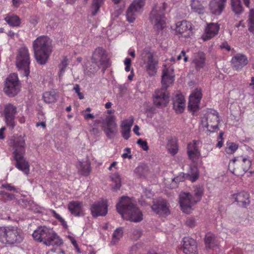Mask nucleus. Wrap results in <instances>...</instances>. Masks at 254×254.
I'll list each match as a JSON object with an SVG mask.
<instances>
[{
  "label": "nucleus",
  "instance_id": "40",
  "mask_svg": "<svg viewBox=\"0 0 254 254\" xmlns=\"http://www.w3.org/2000/svg\"><path fill=\"white\" fill-rule=\"evenodd\" d=\"M104 0H93L92 2V14L95 16L99 11L101 5L103 3Z\"/></svg>",
  "mask_w": 254,
  "mask_h": 254
},
{
  "label": "nucleus",
  "instance_id": "58",
  "mask_svg": "<svg viewBox=\"0 0 254 254\" xmlns=\"http://www.w3.org/2000/svg\"><path fill=\"white\" fill-rule=\"evenodd\" d=\"M47 254H64V253L60 250H59L58 251H56V250L52 249L51 251H49Z\"/></svg>",
  "mask_w": 254,
  "mask_h": 254
},
{
  "label": "nucleus",
  "instance_id": "19",
  "mask_svg": "<svg viewBox=\"0 0 254 254\" xmlns=\"http://www.w3.org/2000/svg\"><path fill=\"white\" fill-rule=\"evenodd\" d=\"M104 122L105 125L102 126L103 130L107 137L110 139L112 137V134L114 133L116 129V118L114 116H108Z\"/></svg>",
  "mask_w": 254,
  "mask_h": 254
},
{
  "label": "nucleus",
  "instance_id": "43",
  "mask_svg": "<svg viewBox=\"0 0 254 254\" xmlns=\"http://www.w3.org/2000/svg\"><path fill=\"white\" fill-rule=\"evenodd\" d=\"M214 236L211 233H207L205 235L204 242L206 247L208 249H211L213 246Z\"/></svg>",
  "mask_w": 254,
  "mask_h": 254
},
{
  "label": "nucleus",
  "instance_id": "20",
  "mask_svg": "<svg viewBox=\"0 0 254 254\" xmlns=\"http://www.w3.org/2000/svg\"><path fill=\"white\" fill-rule=\"evenodd\" d=\"M231 64L233 69L239 71L248 63L247 56L242 54H237L231 60Z\"/></svg>",
  "mask_w": 254,
  "mask_h": 254
},
{
  "label": "nucleus",
  "instance_id": "64",
  "mask_svg": "<svg viewBox=\"0 0 254 254\" xmlns=\"http://www.w3.org/2000/svg\"><path fill=\"white\" fill-rule=\"evenodd\" d=\"M73 89L75 90V92L78 94V93L80 92V87H79V86L78 84H76L74 88H73Z\"/></svg>",
  "mask_w": 254,
  "mask_h": 254
},
{
  "label": "nucleus",
  "instance_id": "21",
  "mask_svg": "<svg viewBox=\"0 0 254 254\" xmlns=\"http://www.w3.org/2000/svg\"><path fill=\"white\" fill-rule=\"evenodd\" d=\"M199 173L197 168L195 166L190 167V173L187 174H183L173 179V182L177 183L183 182L185 179L190 181L192 182H195L198 178Z\"/></svg>",
  "mask_w": 254,
  "mask_h": 254
},
{
  "label": "nucleus",
  "instance_id": "15",
  "mask_svg": "<svg viewBox=\"0 0 254 254\" xmlns=\"http://www.w3.org/2000/svg\"><path fill=\"white\" fill-rule=\"evenodd\" d=\"M4 91L9 96H14L19 91V82L15 73L10 74L6 79Z\"/></svg>",
  "mask_w": 254,
  "mask_h": 254
},
{
  "label": "nucleus",
  "instance_id": "61",
  "mask_svg": "<svg viewBox=\"0 0 254 254\" xmlns=\"http://www.w3.org/2000/svg\"><path fill=\"white\" fill-rule=\"evenodd\" d=\"M21 2V0H12L13 5L15 7H18Z\"/></svg>",
  "mask_w": 254,
  "mask_h": 254
},
{
  "label": "nucleus",
  "instance_id": "27",
  "mask_svg": "<svg viewBox=\"0 0 254 254\" xmlns=\"http://www.w3.org/2000/svg\"><path fill=\"white\" fill-rule=\"evenodd\" d=\"M185 106V100L182 94H177L173 98V107L178 113L183 112Z\"/></svg>",
  "mask_w": 254,
  "mask_h": 254
},
{
  "label": "nucleus",
  "instance_id": "32",
  "mask_svg": "<svg viewBox=\"0 0 254 254\" xmlns=\"http://www.w3.org/2000/svg\"><path fill=\"white\" fill-rule=\"evenodd\" d=\"M231 5L232 11L236 15H240L244 11L241 0H231Z\"/></svg>",
  "mask_w": 254,
  "mask_h": 254
},
{
  "label": "nucleus",
  "instance_id": "5",
  "mask_svg": "<svg viewBox=\"0 0 254 254\" xmlns=\"http://www.w3.org/2000/svg\"><path fill=\"white\" fill-rule=\"evenodd\" d=\"M32 236L34 240L43 242L46 246L58 247L63 244L62 239L52 229L45 226L35 230Z\"/></svg>",
  "mask_w": 254,
  "mask_h": 254
},
{
  "label": "nucleus",
  "instance_id": "26",
  "mask_svg": "<svg viewBox=\"0 0 254 254\" xmlns=\"http://www.w3.org/2000/svg\"><path fill=\"white\" fill-rule=\"evenodd\" d=\"M233 198L237 202L239 205L247 207L250 203V195L246 191H241L233 194Z\"/></svg>",
  "mask_w": 254,
  "mask_h": 254
},
{
  "label": "nucleus",
  "instance_id": "42",
  "mask_svg": "<svg viewBox=\"0 0 254 254\" xmlns=\"http://www.w3.org/2000/svg\"><path fill=\"white\" fill-rule=\"evenodd\" d=\"M167 148L169 153L173 156L178 152V146L175 141H170L167 145Z\"/></svg>",
  "mask_w": 254,
  "mask_h": 254
},
{
  "label": "nucleus",
  "instance_id": "9",
  "mask_svg": "<svg viewBox=\"0 0 254 254\" xmlns=\"http://www.w3.org/2000/svg\"><path fill=\"white\" fill-rule=\"evenodd\" d=\"M30 56L28 49L25 47L20 48L16 57V65L18 70L25 76L29 74Z\"/></svg>",
  "mask_w": 254,
  "mask_h": 254
},
{
  "label": "nucleus",
  "instance_id": "23",
  "mask_svg": "<svg viewBox=\"0 0 254 254\" xmlns=\"http://www.w3.org/2000/svg\"><path fill=\"white\" fill-rule=\"evenodd\" d=\"M68 208L70 212L74 216L80 217L84 215L83 203L82 202L72 201L69 203Z\"/></svg>",
  "mask_w": 254,
  "mask_h": 254
},
{
  "label": "nucleus",
  "instance_id": "60",
  "mask_svg": "<svg viewBox=\"0 0 254 254\" xmlns=\"http://www.w3.org/2000/svg\"><path fill=\"white\" fill-rule=\"evenodd\" d=\"M139 129V127L137 125H135L133 129V132L138 136H139L140 135V132H138Z\"/></svg>",
  "mask_w": 254,
  "mask_h": 254
},
{
  "label": "nucleus",
  "instance_id": "11",
  "mask_svg": "<svg viewBox=\"0 0 254 254\" xmlns=\"http://www.w3.org/2000/svg\"><path fill=\"white\" fill-rule=\"evenodd\" d=\"M91 60L99 68H103L104 72L109 65V61L106 51L101 47L97 48L93 53Z\"/></svg>",
  "mask_w": 254,
  "mask_h": 254
},
{
  "label": "nucleus",
  "instance_id": "53",
  "mask_svg": "<svg viewBox=\"0 0 254 254\" xmlns=\"http://www.w3.org/2000/svg\"><path fill=\"white\" fill-rule=\"evenodd\" d=\"M38 17L37 16H33L30 17L29 22L32 25H33L34 26H35L38 23Z\"/></svg>",
  "mask_w": 254,
  "mask_h": 254
},
{
  "label": "nucleus",
  "instance_id": "17",
  "mask_svg": "<svg viewBox=\"0 0 254 254\" xmlns=\"http://www.w3.org/2000/svg\"><path fill=\"white\" fill-rule=\"evenodd\" d=\"M202 98L201 90L196 88L190 95L188 109L192 112H196L199 109L200 100Z\"/></svg>",
  "mask_w": 254,
  "mask_h": 254
},
{
  "label": "nucleus",
  "instance_id": "41",
  "mask_svg": "<svg viewBox=\"0 0 254 254\" xmlns=\"http://www.w3.org/2000/svg\"><path fill=\"white\" fill-rule=\"evenodd\" d=\"M123 229L122 228H118L116 229L113 234V239L111 243L113 244H116L123 236Z\"/></svg>",
  "mask_w": 254,
  "mask_h": 254
},
{
  "label": "nucleus",
  "instance_id": "1",
  "mask_svg": "<svg viewBox=\"0 0 254 254\" xmlns=\"http://www.w3.org/2000/svg\"><path fill=\"white\" fill-rule=\"evenodd\" d=\"M172 68L165 67L162 71V87L155 90L153 96V102L157 108L165 107L169 101V94L167 90L168 87L174 81V74Z\"/></svg>",
  "mask_w": 254,
  "mask_h": 254
},
{
  "label": "nucleus",
  "instance_id": "29",
  "mask_svg": "<svg viewBox=\"0 0 254 254\" xmlns=\"http://www.w3.org/2000/svg\"><path fill=\"white\" fill-rule=\"evenodd\" d=\"M190 24L187 21L178 22L176 23V32L179 34L183 35V34L187 33L190 28Z\"/></svg>",
  "mask_w": 254,
  "mask_h": 254
},
{
  "label": "nucleus",
  "instance_id": "36",
  "mask_svg": "<svg viewBox=\"0 0 254 254\" xmlns=\"http://www.w3.org/2000/svg\"><path fill=\"white\" fill-rule=\"evenodd\" d=\"M194 197L193 198L195 201L197 203L201 199L202 196L203 194L204 189L201 186H196L195 187L194 190Z\"/></svg>",
  "mask_w": 254,
  "mask_h": 254
},
{
  "label": "nucleus",
  "instance_id": "45",
  "mask_svg": "<svg viewBox=\"0 0 254 254\" xmlns=\"http://www.w3.org/2000/svg\"><path fill=\"white\" fill-rule=\"evenodd\" d=\"M238 146L237 144L233 142H227V146L225 148V152L227 154H232L238 149Z\"/></svg>",
  "mask_w": 254,
  "mask_h": 254
},
{
  "label": "nucleus",
  "instance_id": "4",
  "mask_svg": "<svg viewBox=\"0 0 254 254\" xmlns=\"http://www.w3.org/2000/svg\"><path fill=\"white\" fill-rule=\"evenodd\" d=\"M25 140L22 138H18L13 140V152L14 159L16 161L15 167L28 175L29 172L28 162L24 158L25 154Z\"/></svg>",
  "mask_w": 254,
  "mask_h": 254
},
{
  "label": "nucleus",
  "instance_id": "16",
  "mask_svg": "<svg viewBox=\"0 0 254 254\" xmlns=\"http://www.w3.org/2000/svg\"><path fill=\"white\" fill-rule=\"evenodd\" d=\"M17 113V108L11 104H8L4 106L3 113L4 119L7 126L9 127L11 129L15 126V118Z\"/></svg>",
  "mask_w": 254,
  "mask_h": 254
},
{
  "label": "nucleus",
  "instance_id": "34",
  "mask_svg": "<svg viewBox=\"0 0 254 254\" xmlns=\"http://www.w3.org/2000/svg\"><path fill=\"white\" fill-rule=\"evenodd\" d=\"M4 20L9 25L14 27L20 26L21 23L19 17L15 15L7 16Z\"/></svg>",
  "mask_w": 254,
  "mask_h": 254
},
{
  "label": "nucleus",
  "instance_id": "47",
  "mask_svg": "<svg viewBox=\"0 0 254 254\" xmlns=\"http://www.w3.org/2000/svg\"><path fill=\"white\" fill-rule=\"evenodd\" d=\"M143 250V246L141 243H137L132 246L130 250V254H134L136 253H141Z\"/></svg>",
  "mask_w": 254,
  "mask_h": 254
},
{
  "label": "nucleus",
  "instance_id": "51",
  "mask_svg": "<svg viewBox=\"0 0 254 254\" xmlns=\"http://www.w3.org/2000/svg\"><path fill=\"white\" fill-rule=\"evenodd\" d=\"M186 225L191 228H193L195 226V221L193 218H188L186 220Z\"/></svg>",
  "mask_w": 254,
  "mask_h": 254
},
{
  "label": "nucleus",
  "instance_id": "56",
  "mask_svg": "<svg viewBox=\"0 0 254 254\" xmlns=\"http://www.w3.org/2000/svg\"><path fill=\"white\" fill-rule=\"evenodd\" d=\"M1 194L3 195H6V198L7 200H13L15 199V195L14 194H13L11 193H9L4 192V191H2L1 192Z\"/></svg>",
  "mask_w": 254,
  "mask_h": 254
},
{
  "label": "nucleus",
  "instance_id": "22",
  "mask_svg": "<svg viewBox=\"0 0 254 254\" xmlns=\"http://www.w3.org/2000/svg\"><path fill=\"white\" fill-rule=\"evenodd\" d=\"M182 249L185 254H195L197 251L195 241L189 237H185L183 240Z\"/></svg>",
  "mask_w": 254,
  "mask_h": 254
},
{
  "label": "nucleus",
  "instance_id": "6",
  "mask_svg": "<svg viewBox=\"0 0 254 254\" xmlns=\"http://www.w3.org/2000/svg\"><path fill=\"white\" fill-rule=\"evenodd\" d=\"M166 8V3L163 1L160 4L154 6L150 15V19L154 24V29L158 35H163L166 28V18L164 11Z\"/></svg>",
  "mask_w": 254,
  "mask_h": 254
},
{
  "label": "nucleus",
  "instance_id": "55",
  "mask_svg": "<svg viewBox=\"0 0 254 254\" xmlns=\"http://www.w3.org/2000/svg\"><path fill=\"white\" fill-rule=\"evenodd\" d=\"M182 57H184V61L185 62H187L188 61V58L186 56V52L184 50L182 51L180 55L178 56L177 60L179 61L180 60Z\"/></svg>",
  "mask_w": 254,
  "mask_h": 254
},
{
  "label": "nucleus",
  "instance_id": "8",
  "mask_svg": "<svg viewBox=\"0 0 254 254\" xmlns=\"http://www.w3.org/2000/svg\"><path fill=\"white\" fill-rule=\"evenodd\" d=\"M252 161L250 157H239L234 158L229 164V170L234 175L240 176L243 175L251 168Z\"/></svg>",
  "mask_w": 254,
  "mask_h": 254
},
{
  "label": "nucleus",
  "instance_id": "50",
  "mask_svg": "<svg viewBox=\"0 0 254 254\" xmlns=\"http://www.w3.org/2000/svg\"><path fill=\"white\" fill-rule=\"evenodd\" d=\"M137 144H138L143 150L147 151L148 149V146L146 141H143L141 138L138 139Z\"/></svg>",
  "mask_w": 254,
  "mask_h": 254
},
{
  "label": "nucleus",
  "instance_id": "63",
  "mask_svg": "<svg viewBox=\"0 0 254 254\" xmlns=\"http://www.w3.org/2000/svg\"><path fill=\"white\" fill-rule=\"evenodd\" d=\"M131 60L130 58H127L125 59L124 61V64L125 65H131Z\"/></svg>",
  "mask_w": 254,
  "mask_h": 254
},
{
  "label": "nucleus",
  "instance_id": "30",
  "mask_svg": "<svg viewBox=\"0 0 254 254\" xmlns=\"http://www.w3.org/2000/svg\"><path fill=\"white\" fill-rule=\"evenodd\" d=\"M225 6L223 4L216 1L215 0H211L209 3V8L212 13L215 15H220Z\"/></svg>",
  "mask_w": 254,
  "mask_h": 254
},
{
  "label": "nucleus",
  "instance_id": "49",
  "mask_svg": "<svg viewBox=\"0 0 254 254\" xmlns=\"http://www.w3.org/2000/svg\"><path fill=\"white\" fill-rule=\"evenodd\" d=\"M122 135L126 140L128 139L130 137V129L122 127Z\"/></svg>",
  "mask_w": 254,
  "mask_h": 254
},
{
  "label": "nucleus",
  "instance_id": "57",
  "mask_svg": "<svg viewBox=\"0 0 254 254\" xmlns=\"http://www.w3.org/2000/svg\"><path fill=\"white\" fill-rule=\"evenodd\" d=\"M17 202L22 206H26L28 203V201L26 199L21 198L17 200Z\"/></svg>",
  "mask_w": 254,
  "mask_h": 254
},
{
  "label": "nucleus",
  "instance_id": "18",
  "mask_svg": "<svg viewBox=\"0 0 254 254\" xmlns=\"http://www.w3.org/2000/svg\"><path fill=\"white\" fill-rule=\"evenodd\" d=\"M90 210L92 216L94 217L105 216L108 212L107 200H102L94 203L91 206Z\"/></svg>",
  "mask_w": 254,
  "mask_h": 254
},
{
  "label": "nucleus",
  "instance_id": "25",
  "mask_svg": "<svg viewBox=\"0 0 254 254\" xmlns=\"http://www.w3.org/2000/svg\"><path fill=\"white\" fill-rule=\"evenodd\" d=\"M219 30V26L217 23H210L207 24L205 29V33L202 36L204 41H207L216 36Z\"/></svg>",
  "mask_w": 254,
  "mask_h": 254
},
{
  "label": "nucleus",
  "instance_id": "33",
  "mask_svg": "<svg viewBox=\"0 0 254 254\" xmlns=\"http://www.w3.org/2000/svg\"><path fill=\"white\" fill-rule=\"evenodd\" d=\"M188 154L190 159L194 161L198 158L199 155V152L197 146L189 143L188 145Z\"/></svg>",
  "mask_w": 254,
  "mask_h": 254
},
{
  "label": "nucleus",
  "instance_id": "28",
  "mask_svg": "<svg viewBox=\"0 0 254 254\" xmlns=\"http://www.w3.org/2000/svg\"><path fill=\"white\" fill-rule=\"evenodd\" d=\"M205 55L203 52H198L194 55L192 63L197 70L202 68L205 65Z\"/></svg>",
  "mask_w": 254,
  "mask_h": 254
},
{
  "label": "nucleus",
  "instance_id": "54",
  "mask_svg": "<svg viewBox=\"0 0 254 254\" xmlns=\"http://www.w3.org/2000/svg\"><path fill=\"white\" fill-rule=\"evenodd\" d=\"M222 49H225L227 51H230L231 50V47L228 45L227 42H223L220 46Z\"/></svg>",
  "mask_w": 254,
  "mask_h": 254
},
{
  "label": "nucleus",
  "instance_id": "44",
  "mask_svg": "<svg viewBox=\"0 0 254 254\" xmlns=\"http://www.w3.org/2000/svg\"><path fill=\"white\" fill-rule=\"evenodd\" d=\"M134 122V118L132 116L129 117L128 119L124 120L122 122L121 127L131 129Z\"/></svg>",
  "mask_w": 254,
  "mask_h": 254
},
{
  "label": "nucleus",
  "instance_id": "48",
  "mask_svg": "<svg viewBox=\"0 0 254 254\" xmlns=\"http://www.w3.org/2000/svg\"><path fill=\"white\" fill-rule=\"evenodd\" d=\"M191 8L193 10L198 13H202L203 12V7L201 4L197 2H193L191 4Z\"/></svg>",
  "mask_w": 254,
  "mask_h": 254
},
{
  "label": "nucleus",
  "instance_id": "13",
  "mask_svg": "<svg viewBox=\"0 0 254 254\" xmlns=\"http://www.w3.org/2000/svg\"><path fill=\"white\" fill-rule=\"evenodd\" d=\"M202 124L206 127L208 130L214 132L218 128L219 119L218 113L215 110L208 112L202 120Z\"/></svg>",
  "mask_w": 254,
  "mask_h": 254
},
{
  "label": "nucleus",
  "instance_id": "39",
  "mask_svg": "<svg viewBox=\"0 0 254 254\" xmlns=\"http://www.w3.org/2000/svg\"><path fill=\"white\" fill-rule=\"evenodd\" d=\"M249 30L251 32H254V9L252 8L250 10L249 18L248 20Z\"/></svg>",
  "mask_w": 254,
  "mask_h": 254
},
{
  "label": "nucleus",
  "instance_id": "46",
  "mask_svg": "<svg viewBox=\"0 0 254 254\" xmlns=\"http://www.w3.org/2000/svg\"><path fill=\"white\" fill-rule=\"evenodd\" d=\"M68 64V60L66 58H64L59 64L60 72L59 77H61L65 71V69Z\"/></svg>",
  "mask_w": 254,
  "mask_h": 254
},
{
  "label": "nucleus",
  "instance_id": "3",
  "mask_svg": "<svg viewBox=\"0 0 254 254\" xmlns=\"http://www.w3.org/2000/svg\"><path fill=\"white\" fill-rule=\"evenodd\" d=\"M33 47L37 62L45 64L52 52V40L47 36H39L33 42Z\"/></svg>",
  "mask_w": 254,
  "mask_h": 254
},
{
  "label": "nucleus",
  "instance_id": "7",
  "mask_svg": "<svg viewBox=\"0 0 254 254\" xmlns=\"http://www.w3.org/2000/svg\"><path fill=\"white\" fill-rule=\"evenodd\" d=\"M23 240L21 230L13 226L0 227V242L4 244L17 245Z\"/></svg>",
  "mask_w": 254,
  "mask_h": 254
},
{
  "label": "nucleus",
  "instance_id": "2",
  "mask_svg": "<svg viewBox=\"0 0 254 254\" xmlns=\"http://www.w3.org/2000/svg\"><path fill=\"white\" fill-rule=\"evenodd\" d=\"M116 208L125 219L134 222H138L143 219L142 212L127 196H123L121 197L119 202L116 204Z\"/></svg>",
  "mask_w": 254,
  "mask_h": 254
},
{
  "label": "nucleus",
  "instance_id": "59",
  "mask_svg": "<svg viewBox=\"0 0 254 254\" xmlns=\"http://www.w3.org/2000/svg\"><path fill=\"white\" fill-rule=\"evenodd\" d=\"M84 117L86 120L89 119H93L95 118L94 116L92 114H84Z\"/></svg>",
  "mask_w": 254,
  "mask_h": 254
},
{
  "label": "nucleus",
  "instance_id": "62",
  "mask_svg": "<svg viewBox=\"0 0 254 254\" xmlns=\"http://www.w3.org/2000/svg\"><path fill=\"white\" fill-rule=\"evenodd\" d=\"M134 235H136V238H138L141 236V233L139 230H135L133 232Z\"/></svg>",
  "mask_w": 254,
  "mask_h": 254
},
{
  "label": "nucleus",
  "instance_id": "52",
  "mask_svg": "<svg viewBox=\"0 0 254 254\" xmlns=\"http://www.w3.org/2000/svg\"><path fill=\"white\" fill-rule=\"evenodd\" d=\"M1 187L3 188H5L7 190L9 191H13L17 192V189L11 185L9 184H4L1 185Z\"/></svg>",
  "mask_w": 254,
  "mask_h": 254
},
{
  "label": "nucleus",
  "instance_id": "31",
  "mask_svg": "<svg viewBox=\"0 0 254 254\" xmlns=\"http://www.w3.org/2000/svg\"><path fill=\"white\" fill-rule=\"evenodd\" d=\"M148 171V167L146 165L141 164L134 169V173L139 178H145Z\"/></svg>",
  "mask_w": 254,
  "mask_h": 254
},
{
  "label": "nucleus",
  "instance_id": "14",
  "mask_svg": "<svg viewBox=\"0 0 254 254\" xmlns=\"http://www.w3.org/2000/svg\"><path fill=\"white\" fill-rule=\"evenodd\" d=\"M179 203L182 210L186 214H190L197 202L190 193L182 192L179 195Z\"/></svg>",
  "mask_w": 254,
  "mask_h": 254
},
{
  "label": "nucleus",
  "instance_id": "24",
  "mask_svg": "<svg viewBox=\"0 0 254 254\" xmlns=\"http://www.w3.org/2000/svg\"><path fill=\"white\" fill-rule=\"evenodd\" d=\"M153 211L158 214L167 215L169 213V210L167 201L163 199H160L154 201L151 206Z\"/></svg>",
  "mask_w": 254,
  "mask_h": 254
},
{
  "label": "nucleus",
  "instance_id": "37",
  "mask_svg": "<svg viewBox=\"0 0 254 254\" xmlns=\"http://www.w3.org/2000/svg\"><path fill=\"white\" fill-rule=\"evenodd\" d=\"M111 178L114 183L113 189L114 191H117L119 190L121 187V179L120 176L118 174H114L111 176Z\"/></svg>",
  "mask_w": 254,
  "mask_h": 254
},
{
  "label": "nucleus",
  "instance_id": "10",
  "mask_svg": "<svg viewBox=\"0 0 254 254\" xmlns=\"http://www.w3.org/2000/svg\"><path fill=\"white\" fill-rule=\"evenodd\" d=\"M141 60L145 64V70L149 76H154L157 72L158 61L154 53L147 48H144L140 55Z\"/></svg>",
  "mask_w": 254,
  "mask_h": 254
},
{
  "label": "nucleus",
  "instance_id": "12",
  "mask_svg": "<svg viewBox=\"0 0 254 254\" xmlns=\"http://www.w3.org/2000/svg\"><path fill=\"white\" fill-rule=\"evenodd\" d=\"M146 0H134L129 5L126 11L127 20L132 23L135 20L138 14L142 10Z\"/></svg>",
  "mask_w": 254,
  "mask_h": 254
},
{
  "label": "nucleus",
  "instance_id": "38",
  "mask_svg": "<svg viewBox=\"0 0 254 254\" xmlns=\"http://www.w3.org/2000/svg\"><path fill=\"white\" fill-rule=\"evenodd\" d=\"M43 98L47 103H54L57 100L56 95L54 92H46L43 94Z\"/></svg>",
  "mask_w": 254,
  "mask_h": 254
},
{
  "label": "nucleus",
  "instance_id": "35",
  "mask_svg": "<svg viewBox=\"0 0 254 254\" xmlns=\"http://www.w3.org/2000/svg\"><path fill=\"white\" fill-rule=\"evenodd\" d=\"M79 170L80 173L83 176H88L90 171V164L86 161L85 162H80Z\"/></svg>",
  "mask_w": 254,
  "mask_h": 254
}]
</instances>
